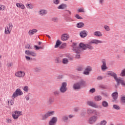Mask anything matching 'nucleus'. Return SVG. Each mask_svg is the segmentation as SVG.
Segmentation results:
<instances>
[{
    "mask_svg": "<svg viewBox=\"0 0 125 125\" xmlns=\"http://www.w3.org/2000/svg\"><path fill=\"white\" fill-rule=\"evenodd\" d=\"M121 101L122 102H123V103H124L125 104V96L121 97Z\"/></svg>",
    "mask_w": 125,
    "mask_h": 125,
    "instance_id": "de8ad7c7",
    "label": "nucleus"
},
{
    "mask_svg": "<svg viewBox=\"0 0 125 125\" xmlns=\"http://www.w3.org/2000/svg\"><path fill=\"white\" fill-rule=\"evenodd\" d=\"M21 4L19 3H17L16 4V5L17 6V7H20V5H21Z\"/></svg>",
    "mask_w": 125,
    "mask_h": 125,
    "instance_id": "69168bd1",
    "label": "nucleus"
},
{
    "mask_svg": "<svg viewBox=\"0 0 125 125\" xmlns=\"http://www.w3.org/2000/svg\"><path fill=\"white\" fill-rule=\"evenodd\" d=\"M12 27H13L12 24L9 23L8 24V26H6L5 28V34H6L7 35H9V34H10V32H11V30H12Z\"/></svg>",
    "mask_w": 125,
    "mask_h": 125,
    "instance_id": "39448f33",
    "label": "nucleus"
},
{
    "mask_svg": "<svg viewBox=\"0 0 125 125\" xmlns=\"http://www.w3.org/2000/svg\"><path fill=\"white\" fill-rule=\"evenodd\" d=\"M69 39H70V36L67 33L63 34L61 36V40L63 42L65 41H68Z\"/></svg>",
    "mask_w": 125,
    "mask_h": 125,
    "instance_id": "9b49d317",
    "label": "nucleus"
},
{
    "mask_svg": "<svg viewBox=\"0 0 125 125\" xmlns=\"http://www.w3.org/2000/svg\"><path fill=\"white\" fill-rule=\"evenodd\" d=\"M0 10H5V6L3 5H0Z\"/></svg>",
    "mask_w": 125,
    "mask_h": 125,
    "instance_id": "58836bf2",
    "label": "nucleus"
},
{
    "mask_svg": "<svg viewBox=\"0 0 125 125\" xmlns=\"http://www.w3.org/2000/svg\"><path fill=\"white\" fill-rule=\"evenodd\" d=\"M35 72H41L42 71V69L40 67L36 68L34 69Z\"/></svg>",
    "mask_w": 125,
    "mask_h": 125,
    "instance_id": "49530a36",
    "label": "nucleus"
},
{
    "mask_svg": "<svg viewBox=\"0 0 125 125\" xmlns=\"http://www.w3.org/2000/svg\"><path fill=\"white\" fill-rule=\"evenodd\" d=\"M93 114H94L97 117H98L100 115V112L96 110H94V112Z\"/></svg>",
    "mask_w": 125,
    "mask_h": 125,
    "instance_id": "c756f323",
    "label": "nucleus"
},
{
    "mask_svg": "<svg viewBox=\"0 0 125 125\" xmlns=\"http://www.w3.org/2000/svg\"><path fill=\"white\" fill-rule=\"evenodd\" d=\"M21 95H23V92H22L20 88H18L13 94L12 97L16 98V97H17L18 96H21Z\"/></svg>",
    "mask_w": 125,
    "mask_h": 125,
    "instance_id": "7ed1b4c3",
    "label": "nucleus"
},
{
    "mask_svg": "<svg viewBox=\"0 0 125 125\" xmlns=\"http://www.w3.org/2000/svg\"><path fill=\"white\" fill-rule=\"evenodd\" d=\"M52 21H53V22H58V18H52Z\"/></svg>",
    "mask_w": 125,
    "mask_h": 125,
    "instance_id": "37998d69",
    "label": "nucleus"
},
{
    "mask_svg": "<svg viewBox=\"0 0 125 125\" xmlns=\"http://www.w3.org/2000/svg\"><path fill=\"white\" fill-rule=\"evenodd\" d=\"M67 4L62 3V4L60 5L58 7V9H66V8H67Z\"/></svg>",
    "mask_w": 125,
    "mask_h": 125,
    "instance_id": "aec40b11",
    "label": "nucleus"
},
{
    "mask_svg": "<svg viewBox=\"0 0 125 125\" xmlns=\"http://www.w3.org/2000/svg\"><path fill=\"white\" fill-rule=\"evenodd\" d=\"M118 94L117 92H115L114 93H113L112 94V97L113 98V102L116 101L117 100V99L118 98Z\"/></svg>",
    "mask_w": 125,
    "mask_h": 125,
    "instance_id": "6ab92c4d",
    "label": "nucleus"
},
{
    "mask_svg": "<svg viewBox=\"0 0 125 125\" xmlns=\"http://www.w3.org/2000/svg\"><path fill=\"white\" fill-rule=\"evenodd\" d=\"M92 71V68L90 66H87L85 68V70L83 71V74L86 75H89V73L90 72Z\"/></svg>",
    "mask_w": 125,
    "mask_h": 125,
    "instance_id": "1a4fd4ad",
    "label": "nucleus"
},
{
    "mask_svg": "<svg viewBox=\"0 0 125 125\" xmlns=\"http://www.w3.org/2000/svg\"><path fill=\"white\" fill-rule=\"evenodd\" d=\"M102 105L103 107H104L105 108L108 107V106L109 105L108 104V102L106 101L102 102Z\"/></svg>",
    "mask_w": 125,
    "mask_h": 125,
    "instance_id": "a878e982",
    "label": "nucleus"
},
{
    "mask_svg": "<svg viewBox=\"0 0 125 125\" xmlns=\"http://www.w3.org/2000/svg\"><path fill=\"white\" fill-rule=\"evenodd\" d=\"M121 77H125V69H123L120 74Z\"/></svg>",
    "mask_w": 125,
    "mask_h": 125,
    "instance_id": "4c0bfd02",
    "label": "nucleus"
},
{
    "mask_svg": "<svg viewBox=\"0 0 125 125\" xmlns=\"http://www.w3.org/2000/svg\"><path fill=\"white\" fill-rule=\"evenodd\" d=\"M55 63L57 64H59L61 63V59L60 58H56L55 60Z\"/></svg>",
    "mask_w": 125,
    "mask_h": 125,
    "instance_id": "c85d7f7f",
    "label": "nucleus"
},
{
    "mask_svg": "<svg viewBox=\"0 0 125 125\" xmlns=\"http://www.w3.org/2000/svg\"><path fill=\"white\" fill-rule=\"evenodd\" d=\"M106 124L107 121L105 120H102L100 124V125H106Z\"/></svg>",
    "mask_w": 125,
    "mask_h": 125,
    "instance_id": "72a5a7b5",
    "label": "nucleus"
},
{
    "mask_svg": "<svg viewBox=\"0 0 125 125\" xmlns=\"http://www.w3.org/2000/svg\"><path fill=\"white\" fill-rule=\"evenodd\" d=\"M15 76L18 78H23L25 76V72L22 71H18L16 73Z\"/></svg>",
    "mask_w": 125,
    "mask_h": 125,
    "instance_id": "f8f14e48",
    "label": "nucleus"
},
{
    "mask_svg": "<svg viewBox=\"0 0 125 125\" xmlns=\"http://www.w3.org/2000/svg\"><path fill=\"white\" fill-rule=\"evenodd\" d=\"M98 119V117L95 116V115H94L90 117V118L89 120V123L91 125H92V124H94L96 121Z\"/></svg>",
    "mask_w": 125,
    "mask_h": 125,
    "instance_id": "0eeeda50",
    "label": "nucleus"
},
{
    "mask_svg": "<svg viewBox=\"0 0 125 125\" xmlns=\"http://www.w3.org/2000/svg\"><path fill=\"white\" fill-rule=\"evenodd\" d=\"M76 18H77V19H83V18H82V17H81L80 15H79L78 14H77L75 16Z\"/></svg>",
    "mask_w": 125,
    "mask_h": 125,
    "instance_id": "864d4df0",
    "label": "nucleus"
},
{
    "mask_svg": "<svg viewBox=\"0 0 125 125\" xmlns=\"http://www.w3.org/2000/svg\"><path fill=\"white\" fill-rule=\"evenodd\" d=\"M75 112H78L79 111V108L78 107H76L74 108Z\"/></svg>",
    "mask_w": 125,
    "mask_h": 125,
    "instance_id": "680f3d73",
    "label": "nucleus"
},
{
    "mask_svg": "<svg viewBox=\"0 0 125 125\" xmlns=\"http://www.w3.org/2000/svg\"><path fill=\"white\" fill-rule=\"evenodd\" d=\"M86 85V83L85 81L82 80L79 82H77L73 84V88L75 90H79L82 88V86H84Z\"/></svg>",
    "mask_w": 125,
    "mask_h": 125,
    "instance_id": "f03ea898",
    "label": "nucleus"
},
{
    "mask_svg": "<svg viewBox=\"0 0 125 125\" xmlns=\"http://www.w3.org/2000/svg\"><path fill=\"white\" fill-rule=\"evenodd\" d=\"M62 78H63L62 75H60V76H58L57 79H58V80H61V79H62Z\"/></svg>",
    "mask_w": 125,
    "mask_h": 125,
    "instance_id": "052dcab7",
    "label": "nucleus"
},
{
    "mask_svg": "<svg viewBox=\"0 0 125 125\" xmlns=\"http://www.w3.org/2000/svg\"><path fill=\"white\" fill-rule=\"evenodd\" d=\"M22 115V112L21 111H15L14 114H12V117L14 120L18 119L20 116Z\"/></svg>",
    "mask_w": 125,
    "mask_h": 125,
    "instance_id": "423d86ee",
    "label": "nucleus"
},
{
    "mask_svg": "<svg viewBox=\"0 0 125 125\" xmlns=\"http://www.w3.org/2000/svg\"><path fill=\"white\" fill-rule=\"evenodd\" d=\"M23 90L25 92H28V91H29V88L28 87V86H25L23 88Z\"/></svg>",
    "mask_w": 125,
    "mask_h": 125,
    "instance_id": "e433bc0d",
    "label": "nucleus"
},
{
    "mask_svg": "<svg viewBox=\"0 0 125 125\" xmlns=\"http://www.w3.org/2000/svg\"><path fill=\"white\" fill-rule=\"evenodd\" d=\"M117 84V85H120V83L123 85V86H124L125 87V80H122L121 79H118V80L116 81Z\"/></svg>",
    "mask_w": 125,
    "mask_h": 125,
    "instance_id": "4468645a",
    "label": "nucleus"
},
{
    "mask_svg": "<svg viewBox=\"0 0 125 125\" xmlns=\"http://www.w3.org/2000/svg\"><path fill=\"white\" fill-rule=\"evenodd\" d=\"M92 43H95V44L103 43V41L94 39L90 41L88 44H85L83 43H81L79 44V47H77V43H73L72 46L73 47L72 48V50L76 53L75 55L76 59H80L81 52L83 49L85 50L86 48H88L89 49H93V47L90 45L92 44Z\"/></svg>",
    "mask_w": 125,
    "mask_h": 125,
    "instance_id": "f257e3e1",
    "label": "nucleus"
},
{
    "mask_svg": "<svg viewBox=\"0 0 125 125\" xmlns=\"http://www.w3.org/2000/svg\"><path fill=\"white\" fill-rule=\"evenodd\" d=\"M117 84V85H120V83L123 85V86H124L125 87V80H122L121 79H118V80L116 81Z\"/></svg>",
    "mask_w": 125,
    "mask_h": 125,
    "instance_id": "ddd939ff",
    "label": "nucleus"
},
{
    "mask_svg": "<svg viewBox=\"0 0 125 125\" xmlns=\"http://www.w3.org/2000/svg\"><path fill=\"white\" fill-rule=\"evenodd\" d=\"M11 122H12V121L9 119H7L6 120V123L7 124H11Z\"/></svg>",
    "mask_w": 125,
    "mask_h": 125,
    "instance_id": "603ef678",
    "label": "nucleus"
},
{
    "mask_svg": "<svg viewBox=\"0 0 125 125\" xmlns=\"http://www.w3.org/2000/svg\"><path fill=\"white\" fill-rule=\"evenodd\" d=\"M38 32V30L37 29H32V35H33V34H36V33Z\"/></svg>",
    "mask_w": 125,
    "mask_h": 125,
    "instance_id": "3c124183",
    "label": "nucleus"
},
{
    "mask_svg": "<svg viewBox=\"0 0 125 125\" xmlns=\"http://www.w3.org/2000/svg\"><path fill=\"white\" fill-rule=\"evenodd\" d=\"M78 12H84V10L83 8H80L78 10Z\"/></svg>",
    "mask_w": 125,
    "mask_h": 125,
    "instance_id": "5fc2aeb1",
    "label": "nucleus"
},
{
    "mask_svg": "<svg viewBox=\"0 0 125 125\" xmlns=\"http://www.w3.org/2000/svg\"><path fill=\"white\" fill-rule=\"evenodd\" d=\"M87 105H88L89 106H91V107H92L93 108H98V105L94 103L93 102L87 101Z\"/></svg>",
    "mask_w": 125,
    "mask_h": 125,
    "instance_id": "2eb2a0df",
    "label": "nucleus"
},
{
    "mask_svg": "<svg viewBox=\"0 0 125 125\" xmlns=\"http://www.w3.org/2000/svg\"><path fill=\"white\" fill-rule=\"evenodd\" d=\"M26 6L27 8H28L29 9H31V8H32V5L31 4L27 3Z\"/></svg>",
    "mask_w": 125,
    "mask_h": 125,
    "instance_id": "09e8293b",
    "label": "nucleus"
},
{
    "mask_svg": "<svg viewBox=\"0 0 125 125\" xmlns=\"http://www.w3.org/2000/svg\"><path fill=\"white\" fill-rule=\"evenodd\" d=\"M77 28H83L84 27V23L83 22L78 23L77 24Z\"/></svg>",
    "mask_w": 125,
    "mask_h": 125,
    "instance_id": "b1692460",
    "label": "nucleus"
},
{
    "mask_svg": "<svg viewBox=\"0 0 125 125\" xmlns=\"http://www.w3.org/2000/svg\"><path fill=\"white\" fill-rule=\"evenodd\" d=\"M12 65H13L12 63H8V66H9V67H11V66H12Z\"/></svg>",
    "mask_w": 125,
    "mask_h": 125,
    "instance_id": "338daca9",
    "label": "nucleus"
},
{
    "mask_svg": "<svg viewBox=\"0 0 125 125\" xmlns=\"http://www.w3.org/2000/svg\"><path fill=\"white\" fill-rule=\"evenodd\" d=\"M62 43V42H61V41L59 40L57 41L56 45H55V48H57V47H58Z\"/></svg>",
    "mask_w": 125,
    "mask_h": 125,
    "instance_id": "bb28decb",
    "label": "nucleus"
},
{
    "mask_svg": "<svg viewBox=\"0 0 125 125\" xmlns=\"http://www.w3.org/2000/svg\"><path fill=\"white\" fill-rule=\"evenodd\" d=\"M60 91L62 93H65V92L67 91V88H63L62 87H61L60 88Z\"/></svg>",
    "mask_w": 125,
    "mask_h": 125,
    "instance_id": "cd10ccee",
    "label": "nucleus"
},
{
    "mask_svg": "<svg viewBox=\"0 0 125 125\" xmlns=\"http://www.w3.org/2000/svg\"><path fill=\"white\" fill-rule=\"evenodd\" d=\"M107 75H108V76H111V77H113V78H114V80H115L116 81H117V80L119 79L118 78V75H117V74L113 71L107 72Z\"/></svg>",
    "mask_w": 125,
    "mask_h": 125,
    "instance_id": "6e6552de",
    "label": "nucleus"
},
{
    "mask_svg": "<svg viewBox=\"0 0 125 125\" xmlns=\"http://www.w3.org/2000/svg\"><path fill=\"white\" fill-rule=\"evenodd\" d=\"M25 58H26V60H27V61H29L31 60V59H32V58H31L30 57H28L27 56H25Z\"/></svg>",
    "mask_w": 125,
    "mask_h": 125,
    "instance_id": "4d7b16f0",
    "label": "nucleus"
},
{
    "mask_svg": "<svg viewBox=\"0 0 125 125\" xmlns=\"http://www.w3.org/2000/svg\"><path fill=\"white\" fill-rule=\"evenodd\" d=\"M39 15H41V16H43V15H45L47 14V11L46 10L44 9H42L39 12Z\"/></svg>",
    "mask_w": 125,
    "mask_h": 125,
    "instance_id": "a211bd4d",
    "label": "nucleus"
},
{
    "mask_svg": "<svg viewBox=\"0 0 125 125\" xmlns=\"http://www.w3.org/2000/svg\"><path fill=\"white\" fill-rule=\"evenodd\" d=\"M95 92V88H93L89 90V92H90L91 93H94Z\"/></svg>",
    "mask_w": 125,
    "mask_h": 125,
    "instance_id": "8fccbe9b",
    "label": "nucleus"
},
{
    "mask_svg": "<svg viewBox=\"0 0 125 125\" xmlns=\"http://www.w3.org/2000/svg\"><path fill=\"white\" fill-rule=\"evenodd\" d=\"M94 101H100L102 100V97L100 95L99 96H95L94 98Z\"/></svg>",
    "mask_w": 125,
    "mask_h": 125,
    "instance_id": "412c9836",
    "label": "nucleus"
},
{
    "mask_svg": "<svg viewBox=\"0 0 125 125\" xmlns=\"http://www.w3.org/2000/svg\"><path fill=\"white\" fill-rule=\"evenodd\" d=\"M83 66H79L77 68V71H83Z\"/></svg>",
    "mask_w": 125,
    "mask_h": 125,
    "instance_id": "a18cd8bd",
    "label": "nucleus"
},
{
    "mask_svg": "<svg viewBox=\"0 0 125 125\" xmlns=\"http://www.w3.org/2000/svg\"><path fill=\"white\" fill-rule=\"evenodd\" d=\"M53 102H54V98L50 97L48 100L47 104H48V105H51Z\"/></svg>",
    "mask_w": 125,
    "mask_h": 125,
    "instance_id": "4be33fe9",
    "label": "nucleus"
},
{
    "mask_svg": "<svg viewBox=\"0 0 125 125\" xmlns=\"http://www.w3.org/2000/svg\"><path fill=\"white\" fill-rule=\"evenodd\" d=\"M20 7V8H21V9H24V8H25V6H24V4L21 3Z\"/></svg>",
    "mask_w": 125,
    "mask_h": 125,
    "instance_id": "6e6d98bb",
    "label": "nucleus"
},
{
    "mask_svg": "<svg viewBox=\"0 0 125 125\" xmlns=\"http://www.w3.org/2000/svg\"><path fill=\"white\" fill-rule=\"evenodd\" d=\"M94 112V109H92L91 108H88L87 110V113L88 115H91L93 114Z\"/></svg>",
    "mask_w": 125,
    "mask_h": 125,
    "instance_id": "393cba45",
    "label": "nucleus"
},
{
    "mask_svg": "<svg viewBox=\"0 0 125 125\" xmlns=\"http://www.w3.org/2000/svg\"><path fill=\"white\" fill-rule=\"evenodd\" d=\"M69 118H74V115L70 114L69 115Z\"/></svg>",
    "mask_w": 125,
    "mask_h": 125,
    "instance_id": "774afa93",
    "label": "nucleus"
},
{
    "mask_svg": "<svg viewBox=\"0 0 125 125\" xmlns=\"http://www.w3.org/2000/svg\"><path fill=\"white\" fill-rule=\"evenodd\" d=\"M61 87H62L63 88H67V83L63 82L62 83V86Z\"/></svg>",
    "mask_w": 125,
    "mask_h": 125,
    "instance_id": "2f4dec72",
    "label": "nucleus"
},
{
    "mask_svg": "<svg viewBox=\"0 0 125 125\" xmlns=\"http://www.w3.org/2000/svg\"><path fill=\"white\" fill-rule=\"evenodd\" d=\"M25 53L27 55H32V52H30V51L26 50Z\"/></svg>",
    "mask_w": 125,
    "mask_h": 125,
    "instance_id": "c03bdc74",
    "label": "nucleus"
},
{
    "mask_svg": "<svg viewBox=\"0 0 125 125\" xmlns=\"http://www.w3.org/2000/svg\"><path fill=\"white\" fill-rule=\"evenodd\" d=\"M104 28L105 30V31H107V32H109L110 31V27L108 25H105L104 26Z\"/></svg>",
    "mask_w": 125,
    "mask_h": 125,
    "instance_id": "a19ab883",
    "label": "nucleus"
},
{
    "mask_svg": "<svg viewBox=\"0 0 125 125\" xmlns=\"http://www.w3.org/2000/svg\"><path fill=\"white\" fill-rule=\"evenodd\" d=\"M68 62H69V61L67 59L64 58L62 59L63 64H68Z\"/></svg>",
    "mask_w": 125,
    "mask_h": 125,
    "instance_id": "c9c22d12",
    "label": "nucleus"
},
{
    "mask_svg": "<svg viewBox=\"0 0 125 125\" xmlns=\"http://www.w3.org/2000/svg\"><path fill=\"white\" fill-rule=\"evenodd\" d=\"M102 79H103V78L102 76H99L97 78V80H98V81H100L102 80Z\"/></svg>",
    "mask_w": 125,
    "mask_h": 125,
    "instance_id": "13d9d810",
    "label": "nucleus"
},
{
    "mask_svg": "<svg viewBox=\"0 0 125 125\" xmlns=\"http://www.w3.org/2000/svg\"><path fill=\"white\" fill-rule=\"evenodd\" d=\"M66 11L68 12V13L70 15H71V14H72V12L70 11H69V10H66Z\"/></svg>",
    "mask_w": 125,
    "mask_h": 125,
    "instance_id": "0e129e2a",
    "label": "nucleus"
},
{
    "mask_svg": "<svg viewBox=\"0 0 125 125\" xmlns=\"http://www.w3.org/2000/svg\"><path fill=\"white\" fill-rule=\"evenodd\" d=\"M62 120L63 122H67V121H68V116L67 115H64L62 116Z\"/></svg>",
    "mask_w": 125,
    "mask_h": 125,
    "instance_id": "7c9ffc66",
    "label": "nucleus"
},
{
    "mask_svg": "<svg viewBox=\"0 0 125 125\" xmlns=\"http://www.w3.org/2000/svg\"><path fill=\"white\" fill-rule=\"evenodd\" d=\"M53 2L54 4H59L60 3V0H53Z\"/></svg>",
    "mask_w": 125,
    "mask_h": 125,
    "instance_id": "473e14b6",
    "label": "nucleus"
},
{
    "mask_svg": "<svg viewBox=\"0 0 125 125\" xmlns=\"http://www.w3.org/2000/svg\"><path fill=\"white\" fill-rule=\"evenodd\" d=\"M80 36L81 38H85L87 36V31L86 30H83L80 33Z\"/></svg>",
    "mask_w": 125,
    "mask_h": 125,
    "instance_id": "f3484780",
    "label": "nucleus"
},
{
    "mask_svg": "<svg viewBox=\"0 0 125 125\" xmlns=\"http://www.w3.org/2000/svg\"><path fill=\"white\" fill-rule=\"evenodd\" d=\"M113 108L115 110H121V107L118 105L114 104L113 105Z\"/></svg>",
    "mask_w": 125,
    "mask_h": 125,
    "instance_id": "f704fd0d",
    "label": "nucleus"
},
{
    "mask_svg": "<svg viewBox=\"0 0 125 125\" xmlns=\"http://www.w3.org/2000/svg\"><path fill=\"white\" fill-rule=\"evenodd\" d=\"M103 65H101V69L102 71H105L107 70V66H106V61L103 60L102 61Z\"/></svg>",
    "mask_w": 125,
    "mask_h": 125,
    "instance_id": "dca6fc26",
    "label": "nucleus"
},
{
    "mask_svg": "<svg viewBox=\"0 0 125 125\" xmlns=\"http://www.w3.org/2000/svg\"><path fill=\"white\" fill-rule=\"evenodd\" d=\"M54 115V111H48L45 114L42 116V120L43 121H44L47 119L49 117H50L51 116H53Z\"/></svg>",
    "mask_w": 125,
    "mask_h": 125,
    "instance_id": "20e7f679",
    "label": "nucleus"
},
{
    "mask_svg": "<svg viewBox=\"0 0 125 125\" xmlns=\"http://www.w3.org/2000/svg\"><path fill=\"white\" fill-rule=\"evenodd\" d=\"M32 56H34V57L37 56V54L35 52H32Z\"/></svg>",
    "mask_w": 125,
    "mask_h": 125,
    "instance_id": "bf43d9fd",
    "label": "nucleus"
},
{
    "mask_svg": "<svg viewBox=\"0 0 125 125\" xmlns=\"http://www.w3.org/2000/svg\"><path fill=\"white\" fill-rule=\"evenodd\" d=\"M10 104L11 105H13V104H14V102L12 100H10Z\"/></svg>",
    "mask_w": 125,
    "mask_h": 125,
    "instance_id": "e2e57ef3",
    "label": "nucleus"
},
{
    "mask_svg": "<svg viewBox=\"0 0 125 125\" xmlns=\"http://www.w3.org/2000/svg\"><path fill=\"white\" fill-rule=\"evenodd\" d=\"M54 95H59L60 94V91L59 90H56L54 92Z\"/></svg>",
    "mask_w": 125,
    "mask_h": 125,
    "instance_id": "79ce46f5",
    "label": "nucleus"
},
{
    "mask_svg": "<svg viewBox=\"0 0 125 125\" xmlns=\"http://www.w3.org/2000/svg\"><path fill=\"white\" fill-rule=\"evenodd\" d=\"M94 36L95 37H102L103 34L100 31H96L94 33Z\"/></svg>",
    "mask_w": 125,
    "mask_h": 125,
    "instance_id": "5701e85b",
    "label": "nucleus"
},
{
    "mask_svg": "<svg viewBox=\"0 0 125 125\" xmlns=\"http://www.w3.org/2000/svg\"><path fill=\"white\" fill-rule=\"evenodd\" d=\"M34 48H35V50H39V49H42V47H39L37 45H34Z\"/></svg>",
    "mask_w": 125,
    "mask_h": 125,
    "instance_id": "ea45409f",
    "label": "nucleus"
},
{
    "mask_svg": "<svg viewBox=\"0 0 125 125\" xmlns=\"http://www.w3.org/2000/svg\"><path fill=\"white\" fill-rule=\"evenodd\" d=\"M57 117H53L49 122V125H56V123H57Z\"/></svg>",
    "mask_w": 125,
    "mask_h": 125,
    "instance_id": "9d476101",
    "label": "nucleus"
}]
</instances>
